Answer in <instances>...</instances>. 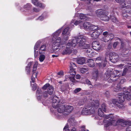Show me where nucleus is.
<instances>
[{"label": "nucleus", "mask_w": 131, "mask_h": 131, "mask_svg": "<svg viewBox=\"0 0 131 131\" xmlns=\"http://www.w3.org/2000/svg\"><path fill=\"white\" fill-rule=\"evenodd\" d=\"M30 68H29L28 67H26V70L27 71V74L28 75L30 74Z\"/></svg>", "instance_id": "54"}, {"label": "nucleus", "mask_w": 131, "mask_h": 131, "mask_svg": "<svg viewBox=\"0 0 131 131\" xmlns=\"http://www.w3.org/2000/svg\"><path fill=\"white\" fill-rule=\"evenodd\" d=\"M73 107L71 106H65V111L64 113V115L67 116L73 110Z\"/></svg>", "instance_id": "11"}, {"label": "nucleus", "mask_w": 131, "mask_h": 131, "mask_svg": "<svg viewBox=\"0 0 131 131\" xmlns=\"http://www.w3.org/2000/svg\"><path fill=\"white\" fill-rule=\"evenodd\" d=\"M112 44L111 43H109L107 46V49L110 50L112 49Z\"/></svg>", "instance_id": "53"}, {"label": "nucleus", "mask_w": 131, "mask_h": 131, "mask_svg": "<svg viewBox=\"0 0 131 131\" xmlns=\"http://www.w3.org/2000/svg\"><path fill=\"white\" fill-rule=\"evenodd\" d=\"M77 63L80 64H83L85 62V58L84 57H80L78 58L77 60Z\"/></svg>", "instance_id": "21"}, {"label": "nucleus", "mask_w": 131, "mask_h": 131, "mask_svg": "<svg viewBox=\"0 0 131 131\" xmlns=\"http://www.w3.org/2000/svg\"><path fill=\"white\" fill-rule=\"evenodd\" d=\"M121 88L119 85H117L114 87V90L116 92H118L121 90Z\"/></svg>", "instance_id": "43"}, {"label": "nucleus", "mask_w": 131, "mask_h": 131, "mask_svg": "<svg viewBox=\"0 0 131 131\" xmlns=\"http://www.w3.org/2000/svg\"><path fill=\"white\" fill-rule=\"evenodd\" d=\"M126 131H131V125L129 126L126 128Z\"/></svg>", "instance_id": "63"}, {"label": "nucleus", "mask_w": 131, "mask_h": 131, "mask_svg": "<svg viewBox=\"0 0 131 131\" xmlns=\"http://www.w3.org/2000/svg\"><path fill=\"white\" fill-rule=\"evenodd\" d=\"M126 81V79L125 78H123L119 82L120 83L122 84L124 82H125Z\"/></svg>", "instance_id": "60"}, {"label": "nucleus", "mask_w": 131, "mask_h": 131, "mask_svg": "<svg viewBox=\"0 0 131 131\" xmlns=\"http://www.w3.org/2000/svg\"><path fill=\"white\" fill-rule=\"evenodd\" d=\"M103 116L106 121H112L116 119V118H114V117L112 114L103 115Z\"/></svg>", "instance_id": "14"}, {"label": "nucleus", "mask_w": 131, "mask_h": 131, "mask_svg": "<svg viewBox=\"0 0 131 131\" xmlns=\"http://www.w3.org/2000/svg\"><path fill=\"white\" fill-rule=\"evenodd\" d=\"M59 102V98L56 96H54L52 99V105L53 108H56L58 107Z\"/></svg>", "instance_id": "7"}, {"label": "nucleus", "mask_w": 131, "mask_h": 131, "mask_svg": "<svg viewBox=\"0 0 131 131\" xmlns=\"http://www.w3.org/2000/svg\"><path fill=\"white\" fill-rule=\"evenodd\" d=\"M93 48L96 50H100L101 49V45L100 43L98 41H94L92 43Z\"/></svg>", "instance_id": "12"}, {"label": "nucleus", "mask_w": 131, "mask_h": 131, "mask_svg": "<svg viewBox=\"0 0 131 131\" xmlns=\"http://www.w3.org/2000/svg\"><path fill=\"white\" fill-rule=\"evenodd\" d=\"M69 84L68 83L63 84L61 87V89L62 91H64L67 90L69 88Z\"/></svg>", "instance_id": "28"}, {"label": "nucleus", "mask_w": 131, "mask_h": 131, "mask_svg": "<svg viewBox=\"0 0 131 131\" xmlns=\"http://www.w3.org/2000/svg\"><path fill=\"white\" fill-rule=\"evenodd\" d=\"M57 111L58 112L60 113H62L64 115V113L65 111V106L63 104H60L58 106Z\"/></svg>", "instance_id": "13"}, {"label": "nucleus", "mask_w": 131, "mask_h": 131, "mask_svg": "<svg viewBox=\"0 0 131 131\" xmlns=\"http://www.w3.org/2000/svg\"><path fill=\"white\" fill-rule=\"evenodd\" d=\"M89 104L91 105L90 106V107H91L93 108L94 107L95 108H97L98 107L99 104V101L96 100L90 102L89 103Z\"/></svg>", "instance_id": "17"}, {"label": "nucleus", "mask_w": 131, "mask_h": 131, "mask_svg": "<svg viewBox=\"0 0 131 131\" xmlns=\"http://www.w3.org/2000/svg\"><path fill=\"white\" fill-rule=\"evenodd\" d=\"M116 2L122 4L124 3V0H115Z\"/></svg>", "instance_id": "58"}, {"label": "nucleus", "mask_w": 131, "mask_h": 131, "mask_svg": "<svg viewBox=\"0 0 131 131\" xmlns=\"http://www.w3.org/2000/svg\"><path fill=\"white\" fill-rule=\"evenodd\" d=\"M86 39L85 37L82 35L78 36L77 38H74L71 41L72 47H74L77 45L80 48L82 49H86L90 47V45L86 44Z\"/></svg>", "instance_id": "1"}, {"label": "nucleus", "mask_w": 131, "mask_h": 131, "mask_svg": "<svg viewBox=\"0 0 131 131\" xmlns=\"http://www.w3.org/2000/svg\"><path fill=\"white\" fill-rule=\"evenodd\" d=\"M79 17L80 19H83L86 20L87 19V16L86 15H85L83 14H80L79 15Z\"/></svg>", "instance_id": "34"}, {"label": "nucleus", "mask_w": 131, "mask_h": 131, "mask_svg": "<svg viewBox=\"0 0 131 131\" xmlns=\"http://www.w3.org/2000/svg\"><path fill=\"white\" fill-rule=\"evenodd\" d=\"M50 85L49 83L46 84L42 87V88L43 90H45L47 88H48Z\"/></svg>", "instance_id": "48"}, {"label": "nucleus", "mask_w": 131, "mask_h": 131, "mask_svg": "<svg viewBox=\"0 0 131 131\" xmlns=\"http://www.w3.org/2000/svg\"><path fill=\"white\" fill-rule=\"evenodd\" d=\"M108 122L106 124H105L104 126L106 127H108L109 126L111 125L115 126H116V122L114 121L113 122V121H107Z\"/></svg>", "instance_id": "26"}, {"label": "nucleus", "mask_w": 131, "mask_h": 131, "mask_svg": "<svg viewBox=\"0 0 131 131\" xmlns=\"http://www.w3.org/2000/svg\"><path fill=\"white\" fill-rule=\"evenodd\" d=\"M117 72L119 73H120V72H121V71L117 70H114L113 71L111 70L110 71V79L108 80V82H112L116 81V76L115 75V72L117 73Z\"/></svg>", "instance_id": "5"}, {"label": "nucleus", "mask_w": 131, "mask_h": 131, "mask_svg": "<svg viewBox=\"0 0 131 131\" xmlns=\"http://www.w3.org/2000/svg\"><path fill=\"white\" fill-rule=\"evenodd\" d=\"M111 20L114 23H116L117 20L116 19V18L114 17H112L111 18Z\"/></svg>", "instance_id": "51"}, {"label": "nucleus", "mask_w": 131, "mask_h": 131, "mask_svg": "<svg viewBox=\"0 0 131 131\" xmlns=\"http://www.w3.org/2000/svg\"><path fill=\"white\" fill-rule=\"evenodd\" d=\"M100 29H98L95 31L91 35V36L93 39H96L98 38L99 35L102 32Z\"/></svg>", "instance_id": "10"}, {"label": "nucleus", "mask_w": 131, "mask_h": 131, "mask_svg": "<svg viewBox=\"0 0 131 131\" xmlns=\"http://www.w3.org/2000/svg\"><path fill=\"white\" fill-rule=\"evenodd\" d=\"M32 1L33 4L36 6L41 7L42 6L41 3H39L37 0H32Z\"/></svg>", "instance_id": "32"}, {"label": "nucleus", "mask_w": 131, "mask_h": 131, "mask_svg": "<svg viewBox=\"0 0 131 131\" xmlns=\"http://www.w3.org/2000/svg\"><path fill=\"white\" fill-rule=\"evenodd\" d=\"M112 102L114 105H116L119 108H121L123 106V105L122 104L119 103L116 99H113Z\"/></svg>", "instance_id": "24"}, {"label": "nucleus", "mask_w": 131, "mask_h": 131, "mask_svg": "<svg viewBox=\"0 0 131 131\" xmlns=\"http://www.w3.org/2000/svg\"><path fill=\"white\" fill-rule=\"evenodd\" d=\"M63 130L64 131H70L68 128V125H67L65 126Z\"/></svg>", "instance_id": "56"}, {"label": "nucleus", "mask_w": 131, "mask_h": 131, "mask_svg": "<svg viewBox=\"0 0 131 131\" xmlns=\"http://www.w3.org/2000/svg\"><path fill=\"white\" fill-rule=\"evenodd\" d=\"M32 87V90L34 91L36 90L37 88V84L35 83H34L33 84H31Z\"/></svg>", "instance_id": "47"}, {"label": "nucleus", "mask_w": 131, "mask_h": 131, "mask_svg": "<svg viewBox=\"0 0 131 131\" xmlns=\"http://www.w3.org/2000/svg\"><path fill=\"white\" fill-rule=\"evenodd\" d=\"M114 118H116V119H115V121H113V122H114V121L116 122V125L118 124V123H121V122H122L123 121V120L122 119H119L117 120V118L116 117H114Z\"/></svg>", "instance_id": "40"}, {"label": "nucleus", "mask_w": 131, "mask_h": 131, "mask_svg": "<svg viewBox=\"0 0 131 131\" xmlns=\"http://www.w3.org/2000/svg\"><path fill=\"white\" fill-rule=\"evenodd\" d=\"M61 42V38L60 37L58 38L52 44V48L53 50H56L58 49L60 45Z\"/></svg>", "instance_id": "6"}, {"label": "nucleus", "mask_w": 131, "mask_h": 131, "mask_svg": "<svg viewBox=\"0 0 131 131\" xmlns=\"http://www.w3.org/2000/svg\"><path fill=\"white\" fill-rule=\"evenodd\" d=\"M77 68V66L75 64L72 62H71L70 65V70L69 73H71L73 72H76L75 69Z\"/></svg>", "instance_id": "16"}, {"label": "nucleus", "mask_w": 131, "mask_h": 131, "mask_svg": "<svg viewBox=\"0 0 131 131\" xmlns=\"http://www.w3.org/2000/svg\"><path fill=\"white\" fill-rule=\"evenodd\" d=\"M45 56L42 54H41L39 58V60L40 62H42L45 60Z\"/></svg>", "instance_id": "45"}, {"label": "nucleus", "mask_w": 131, "mask_h": 131, "mask_svg": "<svg viewBox=\"0 0 131 131\" xmlns=\"http://www.w3.org/2000/svg\"><path fill=\"white\" fill-rule=\"evenodd\" d=\"M88 110L89 115L93 114L95 113V110L93 107H92L90 109H88Z\"/></svg>", "instance_id": "41"}, {"label": "nucleus", "mask_w": 131, "mask_h": 131, "mask_svg": "<svg viewBox=\"0 0 131 131\" xmlns=\"http://www.w3.org/2000/svg\"><path fill=\"white\" fill-rule=\"evenodd\" d=\"M126 12L129 14L131 15V7L129 6L126 7Z\"/></svg>", "instance_id": "39"}, {"label": "nucleus", "mask_w": 131, "mask_h": 131, "mask_svg": "<svg viewBox=\"0 0 131 131\" xmlns=\"http://www.w3.org/2000/svg\"><path fill=\"white\" fill-rule=\"evenodd\" d=\"M102 109L103 111L105 112L106 111V105L105 103H103L102 105Z\"/></svg>", "instance_id": "46"}, {"label": "nucleus", "mask_w": 131, "mask_h": 131, "mask_svg": "<svg viewBox=\"0 0 131 131\" xmlns=\"http://www.w3.org/2000/svg\"><path fill=\"white\" fill-rule=\"evenodd\" d=\"M48 93L47 92L45 91L43 94V96L44 97H47L48 96Z\"/></svg>", "instance_id": "55"}, {"label": "nucleus", "mask_w": 131, "mask_h": 131, "mask_svg": "<svg viewBox=\"0 0 131 131\" xmlns=\"http://www.w3.org/2000/svg\"><path fill=\"white\" fill-rule=\"evenodd\" d=\"M41 90L40 89H39V88H38L36 92L37 93L39 94L41 93Z\"/></svg>", "instance_id": "64"}, {"label": "nucleus", "mask_w": 131, "mask_h": 131, "mask_svg": "<svg viewBox=\"0 0 131 131\" xmlns=\"http://www.w3.org/2000/svg\"><path fill=\"white\" fill-rule=\"evenodd\" d=\"M125 99L128 100H131V93L129 94L127 96H126L125 97Z\"/></svg>", "instance_id": "49"}, {"label": "nucleus", "mask_w": 131, "mask_h": 131, "mask_svg": "<svg viewBox=\"0 0 131 131\" xmlns=\"http://www.w3.org/2000/svg\"><path fill=\"white\" fill-rule=\"evenodd\" d=\"M68 122L70 126H75L77 125V122L74 117L73 116H71L69 118L68 120Z\"/></svg>", "instance_id": "15"}, {"label": "nucleus", "mask_w": 131, "mask_h": 131, "mask_svg": "<svg viewBox=\"0 0 131 131\" xmlns=\"http://www.w3.org/2000/svg\"><path fill=\"white\" fill-rule=\"evenodd\" d=\"M128 70V69L126 68H125L124 69V70L123 72L122 73V76H123L125 74L126 72H127V71Z\"/></svg>", "instance_id": "50"}, {"label": "nucleus", "mask_w": 131, "mask_h": 131, "mask_svg": "<svg viewBox=\"0 0 131 131\" xmlns=\"http://www.w3.org/2000/svg\"><path fill=\"white\" fill-rule=\"evenodd\" d=\"M85 81L86 83L88 84L89 85H91L90 81L88 79H86Z\"/></svg>", "instance_id": "61"}, {"label": "nucleus", "mask_w": 131, "mask_h": 131, "mask_svg": "<svg viewBox=\"0 0 131 131\" xmlns=\"http://www.w3.org/2000/svg\"><path fill=\"white\" fill-rule=\"evenodd\" d=\"M110 71H108L106 73L104 76V80H108L110 79Z\"/></svg>", "instance_id": "31"}, {"label": "nucleus", "mask_w": 131, "mask_h": 131, "mask_svg": "<svg viewBox=\"0 0 131 131\" xmlns=\"http://www.w3.org/2000/svg\"><path fill=\"white\" fill-rule=\"evenodd\" d=\"M87 63L89 66L91 67H93L95 66L94 60L92 59H89L87 61Z\"/></svg>", "instance_id": "23"}, {"label": "nucleus", "mask_w": 131, "mask_h": 131, "mask_svg": "<svg viewBox=\"0 0 131 131\" xmlns=\"http://www.w3.org/2000/svg\"><path fill=\"white\" fill-rule=\"evenodd\" d=\"M86 52L87 54L90 57H91L93 55L92 54L93 53V51L90 48L86 50Z\"/></svg>", "instance_id": "35"}, {"label": "nucleus", "mask_w": 131, "mask_h": 131, "mask_svg": "<svg viewBox=\"0 0 131 131\" xmlns=\"http://www.w3.org/2000/svg\"><path fill=\"white\" fill-rule=\"evenodd\" d=\"M114 35L112 34H109L107 36H105L102 39V40L105 42H107L111 41L114 38Z\"/></svg>", "instance_id": "9"}, {"label": "nucleus", "mask_w": 131, "mask_h": 131, "mask_svg": "<svg viewBox=\"0 0 131 131\" xmlns=\"http://www.w3.org/2000/svg\"><path fill=\"white\" fill-rule=\"evenodd\" d=\"M70 74L69 77L70 80L73 82H75L76 80L74 77L76 74V72H73Z\"/></svg>", "instance_id": "19"}, {"label": "nucleus", "mask_w": 131, "mask_h": 131, "mask_svg": "<svg viewBox=\"0 0 131 131\" xmlns=\"http://www.w3.org/2000/svg\"><path fill=\"white\" fill-rule=\"evenodd\" d=\"M96 13L97 16L100 18L105 13L104 10L101 9H100L97 10L96 11Z\"/></svg>", "instance_id": "20"}, {"label": "nucleus", "mask_w": 131, "mask_h": 131, "mask_svg": "<svg viewBox=\"0 0 131 131\" xmlns=\"http://www.w3.org/2000/svg\"><path fill=\"white\" fill-rule=\"evenodd\" d=\"M46 45H42L40 47L39 49V53L40 54L44 53L46 51Z\"/></svg>", "instance_id": "22"}, {"label": "nucleus", "mask_w": 131, "mask_h": 131, "mask_svg": "<svg viewBox=\"0 0 131 131\" xmlns=\"http://www.w3.org/2000/svg\"><path fill=\"white\" fill-rule=\"evenodd\" d=\"M81 90V89L80 88H76L74 90V92L77 93L80 92Z\"/></svg>", "instance_id": "57"}, {"label": "nucleus", "mask_w": 131, "mask_h": 131, "mask_svg": "<svg viewBox=\"0 0 131 131\" xmlns=\"http://www.w3.org/2000/svg\"><path fill=\"white\" fill-rule=\"evenodd\" d=\"M88 106V108H84L82 110V113L83 115H87L88 114L89 110Z\"/></svg>", "instance_id": "30"}, {"label": "nucleus", "mask_w": 131, "mask_h": 131, "mask_svg": "<svg viewBox=\"0 0 131 131\" xmlns=\"http://www.w3.org/2000/svg\"><path fill=\"white\" fill-rule=\"evenodd\" d=\"M128 50H123L122 51V55L123 57H126L128 54Z\"/></svg>", "instance_id": "37"}, {"label": "nucleus", "mask_w": 131, "mask_h": 131, "mask_svg": "<svg viewBox=\"0 0 131 131\" xmlns=\"http://www.w3.org/2000/svg\"><path fill=\"white\" fill-rule=\"evenodd\" d=\"M123 93H119L118 95V98L119 101L121 103L123 102L125 99V97L127 96L129 94L131 93L129 92L130 89H126L124 87L123 89Z\"/></svg>", "instance_id": "3"}, {"label": "nucleus", "mask_w": 131, "mask_h": 131, "mask_svg": "<svg viewBox=\"0 0 131 131\" xmlns=\"http://www.w3.org/2000/svg\"><path fill=\"white\" fill-rule=\"evenodd\" d=\"M105 55L106 57L109 55L110 60L113 63L116 62L119 59V57L117 54L114 52H110L108 50H106Z\"/></svg>", "instance_id": "2"}, {"label": "nucleus", "mask_w": 131, "mask_h": 131, "mask_svg": "<svg viewBox=\"0 0 131 131\" xmlns=\"http://www.w3.org/2000/svg\"><path fill=\"white\" fill-rule=\"evenodd\" d=\"M93 77L94 79H96L99 75V71L98 70H96L93 72Z\"/></svg>", "instance_id": "33"}, {"label": "nucleus", "mask_w": 131, "mask_h": 131, "mask_svg": "<svg viewBox=\"0 0 131 131\" xmlns=\"http://www.w3.org/2000/svg\"><path fill=\"white\" fill-rule=\"evenodd\" d=\"M62 47L66 46V48L63 50L61 53L62 54H69L72 52V50L71 47V46H72L71 42H69L66 45L65 44H62Z\"/></svg>", "instance_id": "4"}, {"label": "nucleus", "mask_w": 131, "mask_h": 131, "mask_svg": "<svg viewBox=\"0 0 131 131\" xmlns=\"http://www.w3.org/2000/svg\"><path fill=\"white\" fill-rule=\"evenodd\" d=\"M41 43V42L39 40L36 43L35 46L34 47V50H37L38 48L39 47Z\"/></svg>", "instance_id": "38"}, {"label": "nucleus", "mask_w": 131, "mask_h": 131, "mask_svg": "<svg viewBox=\"0 0 131 131\" xmlns=\"http://www.w3.org/2000/svg\"><path fill=\"white\" fill-rule=\"evenodd\" d=\"M89 29L95 31L97 30L98 29H100V28L94 25L90 26Z\"/></svg>", "instance_id": "36"}, {"label": "nucleus", "mask_w": 131, "mask_h": 131, "mask_svg": "<svg viewBox=\"0 0 131 131\" xmlns=\"http://www.w3.org/2000/svg\"><path fill=\"white\" fill-rule=\"evenodd\" d=\"M69 29V27H67L62 31V34L64 40H67L68 39V37L69 36L70 34L69 32L68 31Z\"/></svg>", "instance_id": "8"}, {"label": "nucleus", "mask_w": 131, "mask_h": 131, "mask_svg": "<svg viewBox=\"0 0 131 131\" xmlns=\"http://www.w3.org/2000/svg\"><path fill=\"white\" fill-rule=\"evenodd\" d=\"M118 42H114L113 45V47L114 49H115L116 47V46L118 45Z\"/></svg>", "instance_id": "62"}, {"label": "nucleus", "mask_w": 131, "mask_h": 131, "mask_svg": "<svg viewBox=\"0 0 131 131\" xmlns=\"http://www.w3.org/2000/svg\"><path fill=\"white\" fill-rule=\"evenodd\" d=\"M83 26L85 29H90V23L88 22H85L83 24Z\"/></svg>", "instance_id": "29"}, {"label": "nucleus", "mask_w": 131, "mask_h": 131, "mask_svg": "<svg viewBox=\"0 0 131 131\" xmlns=\"http://www.w3.org/2000/svg\"><path fill=\"white\" fill-rule=\"evenodd\" d=\"M127 13H124V11L122 12V16L123 17L127 18L129 16L127 14Z\"/></svg>", "instance_id": "52"}, {"label": "nucleus", "mask_w": 131, "mask_h": 131, "mask_svg": "<svg viewBox=\"0 0 131 131\" xmlns=\"http://www.w3.org/2000/svg\"><path fill=\"white\" fill-rule=\"evenodd\" d=\"M54 91V88L51 85H50L47 89V92L49 94L51 95L53 93Z\"/></svg>", "instance_id": "25"}, {"label": "nucleus", "mask_w": 131, "mask_h": 131, "mask_svg": "<svg viewBox=\"0 0 131 131\" xmlns=\"http://www.w3.org/2000/svg\"><path fill=\"white\" fill-rule=\"evenodd\" d=\"M106 57H105L104 61L101 63H97L98 66L100 67L104 68L105 67L107 64V61L106 60Z\"/></svg>", "instance_id": "18"}, {"label": "nucleus", "mask_w": 131, "mask_h": 131, "mask_svg": "<svg viewBox=\"0 0 131 131\" xmlns=\"http://www.w3.org/2000/svg\"><path fill=\"white\" fill-rule=\"evenodd\" d=\"M98 115L102 117L103 116V113L102 111V109L101 108H99L98 111Z\"/></svg>", "instance_id": "44"}, {"label": "nucleus", "mask_w": 131, "mask_h": 131, "mask_svg": "<svg viewBox=\"0 0 131 131\" xmlns=\"http://www.w3.org/2000/svg\"><path fill=\"white\" fill-rule=\"evenodd\" d=\"M101 20L105 21H107L109 20V17L105 14V13L100 18Z\"/></svg>", "instance_id": "27"}, {"label": "nucleus", "mask_w": 131, "mask_h": 131, "mask_svg": "<svg viewBox=\"0 0 131 131\" xmlns=\"http://www.w3.org/2000/svg\"><path fill=\"white\" fill-rule=\"evenodd\" d=\"M88 68H80V71L82 73H84L88 71Z\"/></svg>", "instance_id": "42"}, {"label": "nucleus", "mask_w": 131, "mask_h": 131, "mask_svg": "<svg viewBox=\"0 0 131 131\" xmlns=\"http://www.w3.org/2000/svg\"><path fill=\"white\" fill-rule=\"evenodd\" d=\"M81 21L79 20H76L74 23V24L76 25H77L81 23Z\"/></svg>", "instance_id": "59"}]
</instances>
